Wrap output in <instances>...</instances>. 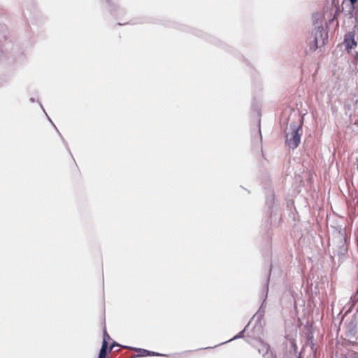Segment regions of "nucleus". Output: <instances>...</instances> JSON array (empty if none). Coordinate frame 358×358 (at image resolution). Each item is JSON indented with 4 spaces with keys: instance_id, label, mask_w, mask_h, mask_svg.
<instances>
[{
    "instance_id": "f257e3e1",
    "label": "nucleus",
    "mask_w": 358,
    "mask_h": 358,
    "mask_svg": "<svg viewBox=\"0 0 358 358\" xmlns=\"http://www.w3.org/2000/svg\"><path fill=\"white\" fill-rule=\"evenodd\" d=\"M302 124V120H299V123L298 124L295 122L291 123L289 128L286 133L285 143L292 150L296 149L301 143Z\"/></svg>"
},
{
    "instance_id": "f03ea898",
    "label": "nucleus",
    "mask_w": 358,
    "mask_h": 358,
    "mask_svg": "<svg viewBox=\"0 0 358 358\" xmlns=\"http://www.w3.org/2000/svg\"><path fill=\"white\" fill-rule=\"evenodd\" d=\"M327 39V34L324 33L323 27L321 25L316 27L314 38V41L315 42L314 50H316L318 47L321 45H324L325 40Z\"/></svg>"
},
{
    "instance_id": "7ed1b4c3",
    "label": "nucleus",
    "mask_w": 358,
    "mask_h": 358,
    "mask_svg": "<svg viewBox=\"0 0 358 358\" xmlns=\"http://www.w3.org/2000/svg\"><path fill=\"white\" fill-rule=\"evenodd\" d=\"M348 252V248L344 241L341 240L338 245V249L334 252V257H338V262H342L345 259Z\"/></svg>"
},
{
    "instance_id": "20e7f679",
    "label": "nucleus",
    "mask_w": 358,
    "mask_h": 358,
    "mask_svg": "<svg viewBox=\"0 0 358 358\" xmlns=\"http://www.w3.org/2000/svg\"><path fill=\"white\" fill-rule=\"evenodd\" d=\"M355 34L354 31H350L345 35L344 44L346 50L350 52L352 48H355L357 45L355 39Z\"/></svg>"
},
{
    "instance_id": "39448f33",
    "label": "nucleus",
    "mask_w": 358,
    "mask_h": 358,
    "mask_svg": "<svg viewBox=\"0 0 358 358\" xmlns=\"http://www.w3.org/2000/svg\"><path fill=\"white\" fill-rule=\"evenodd\" d=\"M258 352L264 358H277L276 356L270 351V346L263 341L260 342V347L258 348Z\"/></svg>"
},
{
    "instance_id": "423d86ee",
    "label": "nucleus",
    "mask_w": 358,
    "mask_h": 358,
    "mask_svg": "<svg viewBox=\"0 0 358 358\" xmlns=\"http://www.w3.org/2000/svg\"><path fill=\"white\" fill-rule=\"evenodd\" d=\"M108 341L102 342V345H101V350L99 353V358H106L108 352H110L111 350H113L115 346H117V347L120 346L117 343L114 341L111 344L110 349L108 350Z\"/></svg>"
},
{
    "instance_id": "0eeeda50",
    "label": "nucleus",
    "mask_w": 358,
    "mask_h": 358,
    "mask_svg": "<svg viewBox=\"0 0 358 358\" xmlns=\"http://www.w3.org/2000/svg\"><path fill=\"white\" fill-rule=\"evenodd\" d=\"M129 349L137 352V357H148V356H166L163 354H159L153 351L147 350L142 348H129Z\"/></svg>"
},
{
    "instance_id": "6e6552de",
    "label": "nucleus",
    "mask_w": 358,
    "mask_h": 358,
    "mask_svg": "<svg viewBox=\"0 0 358 358\" xmlns=\"http://www.w3.org/2000/svg\"><path fill=\"white\" fill-rule=\"evenodd\" d=\"M8 38V36L6 31H2V32L0 33V54H2L3 52V48Z\"/></svg>"
},
{
    "instance_id": "1a4fd4ad",
    "label": "nucleus",
    "mask_w": 358,
    "mask_h": 358,
    "mask_svg": "<svg viewBox=\"0 0 358 358\" xmlns=\"http://www.w3.org/2000/svg\"><path fill=\"white\" fill-rule=\"evenodd\" d=\"M357 301H358V291L357 292L356 294H355L354 295H352L350 297V302H349L350 309L352 308V307L356 304V303Z\"/></svg>"
},
{
    "instance_id": "9d476101",
    "label": "nucleus",
    "mask_w": 358,
    "mask_h": 358,
    "mask_svg": "<svg viewBox=\"0 0 358 358\" xmlns=\"http://www.w3.org/2000/svg\"><path fill=\"white\" fill-rule=\"evenodd\" d=\"M266 204L268 206V207L270 208L271 206L273 205V202H274V195L273 193H271L270 195H268L266 198Z\"/></svg>"
},
{
    "instance_id": "9b49d317",
    "label": "nucleus",
    "mask_w": 358,
    "mask_h": 358,
    "mask_svg": "<svg viewBox=\"0 0 358 358\" xmlns=\"http://www.w3.org/2000/svg\"><path fill=\"white\" fill-rule=\"evenodd\" d=\"M245 331V328L240 331L236 336H235L233 338L230 339L229 341H231L232 340H234V339H238V338H242L243 336V334H244V331Z\"/></svg>"
},
{
    "instance_id": "f8f14e48",
    "label": "nucleus",
    "mask_w": 358,
    "mask_h": 358,
    "mask_svg": "<svg viewBox=\"0 0 358 358\" xmlns=\"http://www.w3.org/2000/svg\"><path fill=\"white\" fill-rule=\"evenodd\" d=\"M110 340V336L108 334L107 331L104 330L103 331V342L108 341Z\"/></svg>"
},
{
    "instance_id": "ddd939ff",
    "label": "nucleus",
    "mask_w": 358,
    "mask_h": 358,
    "mask_svg": "<svg viewBox=\"0 0 358 358\" xmlns=\"http://www.w3.org/2000/svg\"><path fill=\"white\" fill-rule=\"evenodd\" d=\"M350 2V4H351V8L352 10L355 9V5L356 4V3L357 2V0H349Z\"/></svg>"
},
{
    "instance_id": "4468645a",
    "label": "nucleus",
    "mask_w": 358,
    "mask_h": 358,
    "mask_svg": "<svg viewBox=\"0 0 358 358\" xmlns=\"http://www.w3.org/2000/svg\"><path fill=\"white\" fill-rule=\"evenodd\" d=\"M105 1V3L107 4V6H108L109 9L110 10H112V8H111V2H110V0H104Z\"/></svg>"
},
{
    "instance_id": "2eb2a0df",
    "label": "nucleus",
    "mask_w": 358,
    "mask_h": 358,
    "mask_svg": "<svg viewBox=\"0 0 358 358\" xmlns=\"http://www.w3.org/2000/svg\"><path fill=\"white\" fill-rule=\"evenodd\" d=\"M268 279L267 280V282H266V294H265V298H264V300L266 299V298L267 297V294H268Z\"/></svg>"
},
{
    "instance_id": "dca6fc26",
    "label": "nucleus",
    "mask_w": 358,
    "mask_h": 358,
    "mask_svg": "<svg viewBox=\"0 0 358 358\" xmlns=\"http://www.w3.org/2000/svg\"><path fill=\"white\" fill-rule=\"evenodd\" d=\"M353 55H354L355 60L358 61V52L355 51Z\"/></svg>"
},
{
    "instance_id": "f3484780",
    "label": "nucleus",
    "mask_w": 358,
    "mask_h": 358,
    "mask_svg": "<svg viewBox=\"0 0 358 358\" xmlns=\"http://www.w3.org/2000/svg\"><path fill=\"white\" fill-rule=\"evenodd\" d=\"M315 45V42L313 41V43L310 44V49L313 51L315 50H314Z\"/></svg>"
},
{
    "instance_id": "a211bd4d",
    "label": "nucleus",
    "mask_w": 358,
    "mask_h": 358,
    "mask_svg": "<svg viewBox=\"0 0 358 358\" xmlns=\"http://www.w3.org/2000/svg\"><path fill=\"white\" fill-rule=\"evenodd\" d=\"M345 106L348 110L350 109V106L349 104H345Z\"/></svg>"
},
{
    "instance_id": "6ab92c4d",
    "label": "nucleus",
    "mask_w": 358,
    "mask_h": 358,
    "mask_svg": "<svg viewBox=\"0 0 358 358\" xmlns=\"http://www.w3.org/2000/svg\"><path fill=\"white\" fill-rule=\"evenodd\" d=\"M30 101L34 103L36 101V99L34 98L31 97V98H30Z\"/></svg>"
},
{
    "instance_id": "aec40b11",
    "label": "nucleus",
    "mask_w": 358,
    "mask_h": 358,
    "mask_svg": "<svg viewBox=\"0 0 358 358\" xmlns=\"http://www.w3.org/2000/svg\"><path fill=\"white\" fill-rule=\"evenodd\" d=\"M38 104H40V106L41 107V108L43 109V110L45 112V110L43 109V106H42V104L41 103V102H38Z\"/></svg>"
},
{
    "instance_id": "412c9836",
    "label": "nucleus",
    "mask_w": 358,
    "mask_h": 358,
    "mask_svg": "<svg viewBox=\"0 0 358 358\" xmlns=\"http://www.w3.org/2000/svg\"><path fill=\"white\" fill-rule=\"evenodd\" d=\"M38 104H40V106L41 107V108L43 109V110L45 112V110L43 109V106H42V104L41 103V102H38Z\"/></svg>"
},
{
    "instance_id": "4be33fe9",
    "label": "nucleus",
    "mask_w": 358,
    "mask_h": 358,
    "mask_svg": "<svg viewBox=\"0 0 358 358\" xmlns=\"http://www.w3.org/2000/svg\"><path fill=\"white\" fill-rule=\"evenodd\" d=\"M357 103H358V101H357V100H355V104H357Z\"/></svg>"
},
{
    "instance_id": "5701e85b",
    "label": "nucleus",
    "mask_w": 358,
    "mask_h": 358,
    "mask_svg": "<svg viewBox=\"0 0 358 358\" xmlns=\"http://www.w3.org/2000/svg\"><path fill=\"white\" fill-rule=\"evenodd\" d=\"M54 128H55L56 129H57L56 128V126H55V125H54ZM57 132H59V131H58V130H57Z\"/></svg>"
},
{
    "instance_id": "b1692460",
    "label": "nucleus",
    "mask_w": 358,
    "mask_h": 358,
    "mask_svg": "<svg viewBox=\"0 0 358 358\" xmlns=\"http://www.w3.org/2000/svg\"><path fill=\"white\" fill-rule=\"evenodd\" d=\"M298 358H300V357H298Z\"/></svg>"
}]
</instances>
